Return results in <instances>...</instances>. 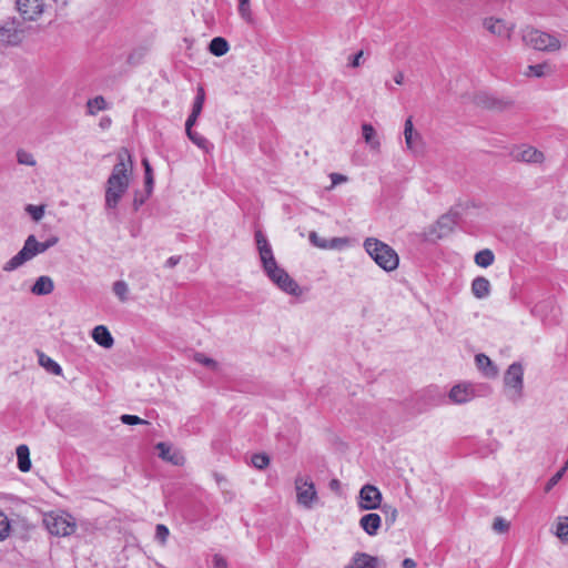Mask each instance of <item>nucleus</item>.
<instances>
[{"label": "nucleus", "instance_id": "1", "mask_svg": "<svg viewBox=\"0 0 568 568\" xmlns=\"http://www.w3.org/2000/svg\"><path fill=\"white\" fill-rule=\"evenodd\" d=\"M132 162L126 150L118 154V163L106 181L105 207L115 209L130 185Z\"/></svg>", "mask_w": 568, "mask_h": 568}, {"label": "nucleus", "instance_id": "2", "mask_svg": "<svg viewBox=\"0 0 568 568\" xmlns=\"http://www.w3.org/2000/svg\"><path fill=\"white\" fill-rule=\"evenodd\" d=\"M364 248L384 271L390 272L397 268L399 263L398 255L388 244L375 237H367L364 241Z\"/></svg>", "mask_w": 568, "mask_h": 568}, {"label": "nucleus", "instance_id": "3", "mask_svg": "<svg viewBox=\"0 0 568 568\" xmlns=\"http://www.w3.org/2000/svg\"><path fill=\"white\" fill-rule=\"evenodd\" d=\"M296 504L303 509H313L320 501L315 484L308 475H296L294 479Z\"/></svg>", "mask_w": 568, "mask_h": 568}, {"label": "nucleus", "instance_id": "4", "mask_svg": "<svg viewBox=\"0 0 568 568\" xmlns=\"http://www.w3.org/2000/svg\"><path fill=\"white\" fill-rule=\"evenodd\" d=\"M521 38L526 45L535 50L555 52L561 49V42L557 37L537 29L526 28Z\"/></svg>", "mask_w": 568, "mask_h": 568}, {"label": "nucleus", "instance_id": "5", "mask_svg": "<svg viewBox=\"0 0 568 568\" xmlns=\"http://www.w3.org/2000/svg\"><path fill=\"white\" fill-rule=\"evenodd\" d=\"M43 524L51 535L67 537L75 531L74 518L67 513L51 511L43 517Z\"/></svg>", "mask_w": 568, "mask_h": 568}, {"label": "nucleus", "instance_id": "6", "mask_svg": "<svg viewBox=\"0 0 568 568\" xmlns=\"http://www.w3.org/2000/svg\"><path fill=\"white\" fill-rule=\"evenodd\" d=\"M264 273L268 280L282 292L296 297L302 295V288L297 282L293 280L290 274L277 263L265 270Z\"/></svg>", "mask_w": 568, "mask_h": 568}, {"label": "nucleus", "instance_id": "7", "mask_svg": "<svg viewBox=\"0 0 568 568\" xmlns=\"http://www.w3.org/2000/svg\"><path fill=\"white\" fill-rule=\"evenodd\" d=\"M39 254L38 240L34 235H29L22 248L3 264L2 270L4 272H13Z\"/></svg>", "mask_w": 568, "mask_h": 568}, {"label": "nucleus", "instance_id": "8", "mask_svg": "<svg viewBox=\"0 0 568 568\" xmlns=\"http://www.w3.org/2000/svg\"><path fill=\"white\" fill-rule=\"evenodd\" d=\"M504 383L507 388L508 397L517 400L523 395L524 368L519 363H513L505 373Z\"/></svg>", "mask_w": 568, "mask_h": 568}, {"label": "nucleus", "instance_id": "9", "mask_svg": "<svg viewBox=\"0 0 568 568\" xmlns=\"http://www.w3.org/2000/svg\"><path fill=\"white\" fill-rule=\"evenodd\" d=\"M382 493L374 485H364L358 495V507L363 510H373L381 507Z\"/></svg>", "mask_w": 568, "mask_h": 568}, {"label": "nucleus", "instance_id": "10", "mask_svg": "<svg viewBox=\"0 0 568 568\" xmlns=\"http://www.w3.org/2000/svg\"><path fill=\"white\" fill-rule=\"evenodd\" d=\"M404 138L406 148L414 154H419L424 150L422 134L414 129L413 119L408 116L404 124Z\"/></svg>", "mask_w": 568, "mask_h": 568}, {"label": "nucleus", "instance_id": "11", "mask_svg": "<svg viewBox=\"0 0 568 568\" xmlns=\"http://www.w3.org/2000/svg\"><path fill=\"white\" fill-rule=\"evenodd\" d=\"M255 241H256V246H257L260 260L262 263V267H263V271H265L268 267L275 265L277 262L274 257L272 246L270 245L267 239L262 233V231L255 232Z\"/></svg>", "mask_w": 568, "mask_h": 568}, {"label": "nucleus", "instance_id": "12", "mask_svg": "<svg viewBox=\"0 0 568 568\" xmlns=\"http://www.w3.org/2000/svg\"><path fill=\"white\" fill-rule=\"evenodd\" d=\"M483 26L489 33L501 39H509L515 28L513 23L493 17L485 18Z\"/></svg>", "mask_w": 568, "mask_h": 568}, {"label": "nucleus", "instance_id": "13", "mask_svg": "<svg viewBox=\"0 0 568 568\" xmlns=\"http://www.w3.org/2000/svg\"><path fill=\"white\" fill-rule=\"evenodd\" d=\"M16 7L24 20L38 19L44 8L43 0H16Z\"/></svg>", "mask_w": 568, "mask_h": 568}, {"label": "nucleus", "instance_id": "14", "mask_svg": "<svg viewBox=\"0 0 568 568\" xmlns=\"http://www.w3.org/2000/svg\"><path fill=\"white\" fill-rule=\"evenodd\" d=\"M477 396L476 388L470 383H460L455 385L449 394V399L455 404H465L473 400Z\"/></svg>", "mask_w": 568, "mask_h": 568}, {"label": "nucleus", "instance_id": "15", "mask_svg": "<svg viewBox=\"0 0 568 568\" xmlns=\"http://www.w3.org/2000/svg\"><path fill=\"white\" fill-rule=\"evenodd\" d=\"M511 155L516 161L526 163H541L545 159L542 152L529 145L515 149Z\"/></svg>", "mask_w": 568, "mask_h": 568}, {"label": "nucleus", "instance_id": "16", "mask_svg": "<svg viewBox=\"0 0 568 568\" xmlns=\"http://www.w3.org/2000/svg\"><path fill=\"white\" fill-rule=\"evenodd\" d=\"M156 449L159 450V457L165 462H169L173 465L181 466L184 464L185 458L181 454V452L172 449L170 445L166 443H158Z\"/></svg>", "mask_w": 568, "mask_h": 568}, {"label": "nucleus", "instance_id": "17", "mask_svg": "<svg viewBox=\"0 0 568 568\" xmlns=\"http://www.w3.org/2000/svg\"><path fill=\"white\" fill-rule=\"evenodd\" d=\"M378 558L371 556L366 552L357 551L351 559V562L346 565L344 568H377L378 567Z\"/></svg>", "mask_w": 568, "mask_h": 568}, {"label": "nucleus", "instance_id": "18", "mask_svg": "<svg viewBox=\"0 0 568 568\" xmlns=\"http://www.w3.org/2000/svg\"><path fill=\"white\" fill-rule=\"evenodd\" d=\"M381 526L382 518L376 513L366 514L359 519V527L372 537L377 535Z\"/></svg>", "mask_w": 568, "mask_h": 568}, {"label": "nucleus", "instance_id": "19", "mask_svg": "<svg viewBox=\"0 0 568 568\" xmlns=\"http://www.w3.org/2000/svg\"><path fill=\"white\" fill-rule=\"evenodd\" d=\"M362 134L365 143L369 146V149L374 152H379L381 150V140L369 123H364L362 125Z\"/></svg>", "mask_w": 568, "mask_h": 568}, {"label": "nucleus", "instance_id": "20", "mask_svg": "<svg viewBox=\"0 0 568 568\" xmlns=\"http://www.w3.org/2000/svg\"><path fill=\"white\" fill-rule=\"evenodd\" d=\"M490 282L484 276H477L471 282V293L476 298L483 300L490 294Z\"/></svg>", "mask_w": 568, "mask_h": 568}, {"label": "nucleus", "instance_id": "21", "mask_svg": "<svg viewBox=\"0 0 568 568\" xmlns=\"http://www.w3.org/2000/svg\"><path fill=\"white\" fill-rule=\"evenodd\" d=\"M54 290L53 280L50 276L42 275L38 277L31 287L34 295H49Z\"/></svg>", "mask_w": 568, "mask_h": 568}, {"label": "nucleus", "instance_id": "22", "mask_svg": "<svg viewBox=\"0 0 568 568\" xmlns=\"http://www.w3.org/2000/svg\"><path fill=\"white\" fill-rule=\"evenodd\" d=\"M92 338L97 344L105 348L111 347L114 342L109 329L103 325H99L93 328Z\"/></svg>", "mask_w": 568, "mask_h": 568}, {"label": "nucleus", "instance_id": "23", "mask_svg": "<svg viewBox=\"0 0 568 568\" xmlns=\"http://www.w3.org/2000/svg\"><path fill=\"white\" fill-rule=\"evenodd\" d=\"M0 41L10 45H17L21 42V34L13 26H2L0 27Z\"/></svg>", "mask_w": 568, "mask_h": 568}, {"label": "nucleus", "instance_id": "24", "mask_svg": "<svg viewBox=\"0 0 568 568\" xmlns=\"http://www.w3.org/2000/svg\"><path fill=\"white\" fill-rule=\"evenodd\" d=\"M18 468L22 473L31 469L30 449L27 445L21 444L17 447Z\"/></svg>", "mask_w": 568, "mask_h": 568}, {"label": "nucleus", "instance_id": "25", "mask_svg": "<svg viewBox=\"0 0 568 568\" xmlns=\"http://www.w3.org/2000/svg\"><path fill=\"white\" fill-rule=\"evenodd\" d=\"M475 362L485 376L495 377L497 375V368L493 365V362L485 354H477L475 356Z\"/></svg>", "mask_w": 568, "mask_h": 568}, {"label": "nucleus", "instance_id": "26", "mask_svg": "<svg viewBox=\"0 0 568 568\" xmlns=\"http://www.w3.org/2000/svg\"><path fill=\"white\" fill-rule=\"evenodd\" d=\"M230 47L224 38L216 37L210 42L209 50L215 57H222L227 53Z\"/></svg>", "mask_w": 568, "mask_h": 568}, {"label": "nucleus", "instance_id": "27", "mask_svg": "<svg viewBox=\"0 0 568 568\" xmlns=\"http://www.w3.org/2000/svg\"><path fill=\"white\" fill-rule=\"evenodd\" d=\"M474 261L477 266L487 268L495 261L494 252L489 248H484L475 254Z\"/></svg>", "mask_w": 568, "mask_h": 568}, {"label": "nucleus", "instance_id": "28", "mask_svg": "<svg viewBox=\"0 0 568 568\" xmlns=\"http://www.w3.org/2000/svg\"><path fill=\"white\" fill-rule=\"evenodd\" d=\"M551 72L549 64L539 63L535 65H528L524 71L525 77L544 78Z\"/></svg>", "mask_w": 568, "mask_h": 568}, {"label": "nucleus", "instance_id": "29", "mask_svg": "<svg viewBox=\"0 0 568 568\" xmlns=\"http://www.w3.org/2000/svg\"><path fill=\"white\" fill-rule=\"evenodd\" d=\"M108 103L102 95H98L87 102V113L89 115H95L98 112L106 110Z\"/></svg>", "mask_w": 568, "mask_h": 568}, {"label": "nucleus", "instance_id": "30", "mask_svg": "<svg viewBox=\"0 0 568 568\" xmlns=\"http://www.w3.org/2000/svg\"><path fill=\"white\" fill-rule=\"evenodd\" d=\"M186 135L199 149L203 150L206 153H210L214 148L213 144L207 139H205L196 131L187 132Z\"/></svg>", "mask_w": 568, "mask_h": 568}, {"label": "nucleus", "instance_id": "31", "mask_svg": "<svg viewBox=\"0 0 568 568\" xmlns=\"http://www.w3.org/2000/svg\"><path fill=\"white\" fill-rule=\"evenodd\" d=\"M39 363L42 367H44L51 374H54L58 376L62 374L61 366L54 359H52L51 357H49L44 354H40Z\"/></svg>", "mask_w": 568, "mask_h": 568}, {"label": "nucleus", "instance_id": "32", "mask_svg": "<svg viewBox=\"0 0 568 568\" xmlns=\"http://www.w3.org/2000/svg\"><path fill=\"white\" fill-rule=\"evenodd\" d=\"M555 535L557 538H559L562 541H568V517L561 516L558 517Z\"/></svg>", "mask_w": 568, "mask_h": 568}, {"label": "nucleus", "instance_id": "33", "mask_svg": "<svg viewBox=\"0 0 568 568\" xmlns=\"http://www.w3.org/2000/svg\"><path fill=\"white\" fill-rule=\"evenodd\" d=\"M16 158H17V162L21 165H27V166H36L37 165V160L34 158V155L24 149H19L16 153Z\"/></svg>", "mask_w": 568, "mask_h": 568}, {"label": "nucleus", "instance_id": "34", "mask_svg": "<svg viewBox=\"0 0 568 568\" xmlns=\"http://www.w3.org/2000/svg\"><path fill=\"white\" fill-rule=\"evenodd\" d=\"M348 244L349 240L347 237H333L328 240L327 244H322V250H343Z\"/></svg>", "mask_w": 568, "mask_h": 568}, {"label": "nucleus", "instance_id": "35", "mask_svg": "<svg viewBox=\"0 0 568 568\" xmlns=\"http://www.w3.org/2000/svg\"><path fill=\"white\" fill-rule=\"evenodd\" d=\"M112 290L121 302L128 301L129 286L124 281L114 282Z\"/></svg>", "mask_w": 568, "mask_h": 568}, {"label": "nucleus", "instance_id": "36", "mask_svg": "<svg viewBox=\"0 0 568 568\" xmlns=\"http://www.w3.org/2000/svg\"><path fill=\"white\" fill-rule=\"evenodd\" d=\"M204 101H205V91L202 87H199L196 90V95L193 101L192 112L200 115L202 112L203 105H204Z\"/></svg>", "mask_w": 568, "mask_h": 568}, {"label": "nucleus", "instance_id": "37", "mask_svg": "<svg viewBox=\"0 0 568 568\" xmlns=\"http://www.w3.org/2000/svg\"><path fill=\"white\" fill-rule=\"evenodd\" d=\"M11 526L8 517L0 510V541L7 539L10 535Z\"/></svg>", "mask_w": 568, "mask_h": 568}, {"label": "nucleus", "instance_id": "38", "mask_svg": "<svg viewBox=\"0 0 568 568\" xmlns=\"http://www.w3.org/2000/svg\"><path fill=\"white\" fill-rule=\"evenodd\" d=\"M239 14L240 17L246 21V22H252L253 21V14H252V10H251V3H250V0L246 1V2H241L239 3Z\"/></svg>", "mask_w": 568, "mask_h": 568}, {"label": "nucleus", "instance_id": "39", "mask_svg": "<svg viewBox=\"0 0 568 568\" xmlns=\"http://www.w3.org/2000/svg\"><path fill=\"white\" fill-rule=\"evenodd\" d=\"M568 469L567 467V462H565V465L564 467L558 470L546 484L545 486V491L548 493L558 483L559 480L562 478L565 471Z\"/></svg>", "mask_w": 568, "mask_h": 568}, {"label": "nucleus", "instance_id": "40", "mask_svg": "<svg viewBox=\"0 0 568 568\" xmlns=\"http://www.w3.org/2000/svg\"><path fill=\"white\" fill-rule=\"evenodd\" d=\"M194 361L201 365H204L213 371L217 369V363L211 358L204 355L203 353H196L194 355Z\"/></svg>", "mask_w": 568, "mask_h": 568}, {"label": "nucleus", "instance_id": "41", "mask_svg": "<svg viewBox=\"0 0 568 568\" xmlns=\"http://www.w3.org/2000/svg\"><path fill=\"white\" fill-rule=\"evenodd\" d=\"M382 510H383V513L386 516V524H387V526H392L396 521V519H397V515H398L397 509L395 507H393V506L384 505L382 507Z\"/></svg>", "mask_w": 568, "mask_h": 568}, {"label": "nucleus", "instance_id": "42", "mask_svg": "<svg viewBox=\"0 0 568 568\" xmlns=\"http://www.w3.org/2000/svg\"><path fill=\"white\" fill-rule=\"evenodd\" d=\"M252 464L257 469H264L270 464V458L265 454H255L252 456Z\"/></svg>", "mask_w": 568, "mask_h": 568}, {"label": "nucleus", "instance_id": "43", "mask_svg": "<svg viewBox=\"0 0 568 568\" xmlns=\"http://www.w3.org/2000/svg\"><path fill=\"white\" fill-rule=\"evenodd\" d=\"M170 535L169 528L165 525L159 524L155 528V539L164 545Z\"/></svg>", "mask_w": 568, "mask_h": 568}, {"label": "nucleus", "instance_id": "44", "mask_svg": "<svg viewBox=\"0 0 568 568\" xmlns=\"http://www.w3.org/2000/svg\"><path fill=\"white\" fill-rule=\"evenodd\" d=\"M26 211L31 215V217L34 221H40L44 215L43 206L29 204L27 205Z\"/></svg>", "mask_w": 568, "mask_h": 568}, {"label": "nucleus", "instance_id": "45", "mask_svg": "<svg viewBox=\"0 0 568 568\" xmlns=\"http://www.w3.org/2000/svg\"><path fill=\"white\" fill-rule=\"evenodd\" d=\"M493 529L498 534H504L509 529V523L501 517H497L494 520Z\"/></svg>", "mask_w": 568, "mask_h": 568}, {"label": "nucleus", "instance_id": "46", "mask_svg": "<svg viewBox=\"0 0 568 568\" xmlns=\"http://www.w3.org/2000/svg\"><path fill=\"white\" fill-rule=\"evenodd\" d=\"M121 422L125 425H139V424H148L146 420L140 418L139 416H135V415H128V414H124L120 417Z\"/></svg>", "mask_w": 568, "mask_h": 568}, {"label": "nucleus", "instance_id": "47", "mask_svg": "<svg viewBox=\"0 0 568 568\" xmlns=\"http://www.w3.org/2000/svg\"><path fill=\"white\" fill-rule=\"evenodd\" d=\"M59 242V239L57 236H51L45 242H39L38 241V250L40 254L44 253L50 247L54 246Z\"/></svg>", "mask_w": 568, "mask_h": 568}, {"label": "nucleus", "instance_id": "48", "mask_svg": "<svg viewBox=\"0 0 568 568\" xmlns=\"http://www.w3.org/2000/svg\"><path fill=\"white\" fill-rule=\"evenodd\" d=\"M142 163H143V166L145 170V184H146V187L151 190V187L153 185L152 169L146 159H143Z\"/></svg>", "mask_w": 568, "mask_h": 568}, {"label": "nucleus", "instance_id": "49", "mask_svg": "<svg viewBox=\"0 0 568 568\" xmlns=\"http://www.w3.org/2000/svg\"><path fill=\"white\" fill-rule=\"evenodd\" d=\"M308 240L314 246H316L318 248H322V244H327V242H328V239H324V237L320 236L315 231H312L310 233Z\"/></svg>", "mask_w": 568, "mask_h": 568}, {"label": "nucleus", "instance_id": "50", "mask_svg": "<svg viewBox=\"0 0 568 568\" xmlns=\"http://www.w3.org/2000/svg\"><path fill=\"white\" fill-rule=\"evenodd\" d=\"M454 223V220L452 216L449 215H443L438 222H437V225L439 227H446L447 230H450L452 229V225Z\"/></svg>", "mask_w": 568, "mask_h": 568}, {"label": "nucleus", "instance_id": "51", "mask_svg": "<svg viewBox=\"0 0 568 568\" xmlns=\"http://www.w3.org/2000/svg\"><path fill=\"white\" fill-rule=\"evenodd\" d=\"M212 564L214 568H227V562L221 555H214Z\"/></svg>", "mask_w": 568, "mask_h": 568}, {"label": "nucleus", "instance_id": "52", "mask_svg": "<svg viewBox=\"0 0 568 568\" xmlns=\"http://www.w3.org/2000/svg\"><path fill=\"white\" fill-rule=\"evenodd\" d=\"M199 116H200L199 114L191 112V114L189 115V118L185 122V132L186 133L193 131L192 126L196 123Z\"/></svg>", "mask_w": 568, "mask_h": 568}, {"label": "nucleus", "instance_id": "53", "mask_svg": "<svg viewBox=\"0 0 568 568\" xmlns=\"http://www.w3.org/2000/svg\"><path fill=\"white\" fill-rule=\"evenodd\" d=\"M363 54H364L363 51H359L355 55H353L352 59L348 62V65L351 68H358L361 65V63H362L361 60L363 58Z\"/></svg>", "mask_w": 568, "mask_h": 568}, {"label": "nucleus", "instance_id": "54", "mask_svg": "<svg viewBox=\"0 0 568 568\" xmlns=\"http://www.w3.org/2000/svg\"><path fill=\"white\" fill-rule=\"evenodd\" d=\"M331 180H332V187H334L335 185H337L339 183L346 182L347 178L345 175H342L338 173H332Z\"/></svg>", "mask_w": 568, "mask_h": 568}, {"label": "nucleus", "instance_id": "55", "mask_svg": "<svg viewBox=\"0 0 568 568\" xmlns=\"http://www.w3.org/2000/svg\"><path fill=\"white\" fill-rule=\"evenodd\" d=\"M179 262H180V256H171V257H169V258L166 260V262H165V266H166V267L172 268V267H174L175 265H178V264H179Z\"/></svg>", "mask_w": 568, "mask_h": 568}, {"label": "nucleus", "instance_id": "56", "mask_svg": "<svg viewBox=\"0 0 568 568\" xmlns=\"http://www.w3.org/2000/svg\"><path fill=\"white\" fill-rule=\"evenodd\" d=\"M402 566H403V568H416V562H415V560H413L410 558H406V559H404Z\"/></svg>", "mask_w": 568, "mask_h": 568}, {"label": "nucleus", "instance_id": "57", "mask_svg": "<svg viewBox=\"0 0 568 568\" xmlns=\"http://www.w3.org/2000/svg\"><path fill=\"white\" fill-rule=\"evenodd\" d=\"M394 82L398 85L403 84L404 82V74L403 72H397L395 75H394Z\"/></svg>", "mask_w": 568, "mask_h": 568}, {"label": "nucleus", "instance_id": "58", "mask_svg": "<svg viewBox=\"0 0 568 568\" xmlns=\"http://www.w3.org/2000/svg\"><path fill=\"white\" fill-rule=\"evenodd\" d=\"M110 123H111V120H110V119H103V120L101 121L100 125H101L102 128H108V126L110 125Z\"/></svg>", "mask_w": 568, "mask_h": 568}, {"label": "nucleus", "instance_id": "59", "mask_svg": "<svg viewBox=\"0 0 568 568\" xmlns=\"http://www.w3.org/2000/svg\"><path fill=\"white\" fill-rule=\"evenodd\" d=\"M329 485H331L332 488H334V487L338 486L339 483H338L337 479H333Z\"/></svg>", "mask_w": 568, "mask_h": 568}]
</instances>
